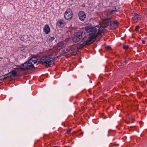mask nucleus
<instances>
[{"label":"nucleus","instance_id":"20e7f679","mask_svg":"<svg viewBox=\"0 0 147 147\" xmlns=\"http://www.w3.org/2000/svg\"><path fill=\"white\" fill-rule=\"evenodd\" d=\"M103 23L104 24V26L105 27H107L110 24L111 28L113 30L117 29L119 24V23L117 20L110 22V19H106L103 22Z\"/></svg>","mask_w":147,"mask_h":147},{"label":"nucleus","instance_id":"7ed1b4c3","mask_svg":"<svg viewBox=\"0 0 147 147\" xmlns=\"http://www.w3.org/2000/svg\"><path fill=\"white\" fill-rule=\"evenodd\" d=\"M85 31L84 30H81L80 31H78L75 33L74 36L72 37V40L73 42L75 43H78L81 40V43L82 41H85L88 39V38L86 35L87 34H86Z\"/></svg>","mask_w":147,"mask_h":147},{"label":"nucleus","instance_id":"f03ea898","mask_svg":"<svg viewBox=\"0 0 147 147\" xmlns=\"http://www.w3.org/2000/svg\"><path fill=\"white\" fill-rule=\"evenodd\" d=\"M56 58H52L50 55L44 56L40 58L38 61V64L46 67H51L54 64V60Z\"/></svg>","mask_w":147,"mask_h":147},{"label":"nucleus","instance_id":"4be33fe9","mask_svg":"<svg viewBox=\"0 0 147 147\" xmlns=\"http://www.w3.org/2000/svg\"><path fill=\"white\" fill-rule=\"evenodd\" d=\"M140 29V27L138 26H137L135 28V31H138Z\"/></svg>","mask_w":147,"mask_h":147},{"label":"nucleus","instance_id":"c756f323","mask_svg":"<svg viewBox=\"0 0 147 147\" xmlns=\"http://www.w3.org/2000/svg\"><path fill=\"white\" fill-rule=\"evenodd\" d=\"M142 42L143 44H145V41L144 40H142Z\"/></svg>","mask_w":147,"mask_h":147},{"label":"nucleus","instance_id":"a211bd4d","mask_svg":"<svg viewBox=\"0 0 147 147\" xmlns=\"http://www.w3.org/2000/svg\"><path fill=\"white\" fill-rule=\"evenodd\" d=\"M20 50L21 51L24 52H26V51L27 50L26 49V48L23 46L20 48Z\"/></svg>","mask_w":147,"mask_h":147},{"label":"nucleus","instance_id":"6e6552de","mask_svg":"<svg viewBox=\"0 0 147 147\" xmlns=\"http://www.w3.org/2000/svg\"><path fill=\"white\" fill-rule=\"evenodd\" d=\"M78 15L80 20L82 21H84L86 17V13L83 11H79Z\"/></svg>","mask_w":147,"mask_h":147},{"label":"nucleus","instance_id":"c85d7f7f","mask_svg":"<svg viewBox=\"0 0 147 147\" xmlns=\"http://www.w3.org/2000/svg\"><path fill=\"white\" fill-rule=\"evenodd\" d=\"M119 144H114V146H115L116 147H117L119 146Z\"/></svg>","mask_w":147,"mask_h":147},{"label":"nucleus","instance_id":"0eeeda50","mask_svg":"<svg viewBox=\"0 0 147 147\" xmlns=\"http://www.w3.org/2000/svg\"><path fill=\"white\" fill-rule=\"evenodd\" d=\"M73 17L72 11L70 8L67 9L65 13L64 17L67 20H70Z\"/></svg>","mask_w":147,"mask_h":147},{"label":"nucleus","instance_id":"1a4fd4ad","mask_svg":"<svg viewBox=\"0 0 147 147\" xmlns=\"http://www.w3.org/2000/svg\"><path fill=\"white\" fill-rule=\"evenodd\" d=\"M65 21L63 20H59L57 21L56 25L59 28H63L65 26Z\"/></svg>","mask_w":147,"mask_h":147},{"label":"nucleus","instance_id":"bb28decb","mask_svg":"<svg viewBox=\"0 0 147 147\" xmlns=\"http://www.w3.org/2000/svg\"><path fill=\"white\" fill-rule=\"evenodd\" d=\"M25 36L24 35H22L21 36V37L20 38V40L22 41H23V40L24 39V37Z\"/></svg>","mask_w":147,"mask_h":147},{"label":"nucleus","instance_id":"5701e85b","mask_svg":"<svg viewBox=\"0 0 147 147\" xmlns=\"http://www.w3.org/2000/svg\"><path fill=\"white\" fill-rule=\"evenodd\" d=\"M55 39V37H51L50 38H49V40L50 41H53V40Z\"/></svg>","mask_w":147,"mask_h":147},{"label":"nucleus","instance_id":"aec40b11","mask_svg":"<svg viewBox=\"0 0 147 147\" xmlns=\"http://www.w3.org/2000/svg\"><path fill=\"white\" fill-rule=\"evenodd\" d=\"M123 48L124 49H128L129 46L128 45H124Z\"/></svg>","mask_w":147,"mask_h":147},{"label":"nucleus","instance_id":"cd10ccee","mask_svg":"<svg viewBox=\"0 0 147 147\" xmlns=\"http://www.w3.org/2000/svg\"><path fill=\"white\" fill-rule=\"evenodd\" d=\"M121 63H122V62H119L117 63V64H118V66H121Z\"/></svg>","mask_w":147,"mask_h":147},{"label":"nucleus","instance_id":"f3484780","mask_svg":"<svg viewBox=\"0 0 147 147\" xmlns=\"http://www.w3.org/2000/svg\"><path fill=\"white\" fill-rule=\"evenodd\" d=\"M119 11V10H112L110 11L108 13H110L111 15L112 14Z\"/></svg>","mask_w":147,"mask_h":147},{"label":"nucleus","instance_id":"412c9836","mask_svg":"<svg viewBox=\"0 0 147 147\" xmlns=\"http://www.w3.org/2000/svg\"><path fill=\"white\" fill-rule=\"evenodd\" d=\"M127 61H124L123 63H121V65H125L126 63H127Z\"/></svg>","mask_w":147,"mask_h":147},{"label":"nucleus","instance_id":"2eb2a0df","mask_svg":"<svg viewBox=\"0 0 147 147\" xmlns=\"http://www.w3.org/2000/svg\"><path fill=\"white\" fill-rule=\"evenodd\" d=\"M12 76L13 77L16 76L17 75V71L15 70H13L10 71Z\"/></svg>","mask_w":147,"mask_h":147},{"label":"nucleus","instance_id":"b1692460","mask_svg":"<svg viewBox=\"0 0 147 147\" xmlns=\"http://www.w3.org/2000/svg\"><path fill=\"white\" fill-rule=\"evenodd\" d=\"M0 80L1 81H3L4 80L3 76L0 77Z\"/></svg>","mask_w":147,"mask_h":147},{"label":"nucleus","instance_id":"dca6fc26","mask_svg":"<svg viewBox=\"0 0 147 147\" xmlns=\"http://www.w3.org/2000/svg\"><path fill=\"white\" fill-rule=\"evenodd\" d=\"M5 80H6L8 78L9 79H11L12 78L11 76H7V74H5L3 76Z\"/></svg>","mask_w":147,"mask_h":147},{"label":"nucleus","instance_id":"4468645a","mask_svg":"<svg viewBox=\"0 0 147 147\" xmlns=\"http://www.w3.org/2000/svg\"><path fill=\"white\" fill-rule=\"evenodd\" d=\"M64 45V41H61L60 42L58 43L57 45V47H60L61 48H63Z\"/></svg>","mask_w":147,"mask_h":147},{"label":"nucleus","instance_id":"39448f33","mask_svg":"<svg viewBox=\"0 0 147 147\" xmlns=\"http://www.w3.org/2000/svg\"><path fill=\"white\" fill-rule=\"evenodd\" d=\"M20 67V69L23 70L30 69L33 71L35 69L33 64L31 62H29V60L24 63L23 64L21 65Z\"/></svg>","mask_w":147,"mask_h":147},{"label":"nucleus","instance_id":"ddd939ff","mask_svg":"<svg viewBox=\"0 0 147 147\" xmlns=\"http://www.w3.org/2000/svg\"><path fill=\"white\" fill-rule=\"evenodd\" d=\"M37 61V58L36 57H33L32 58L30 59L29 60V62L31 63H32V64H33V65H34V64Z\"/></svg>","mask_w":147,"mask_h":147},{"label":"nucleus","instance_id":"423d86ee","mask_svg":"<svg viewBox=\"0 0 147 147\" xmlns=\"http://www.w3.org/2000/svg\"><path fill=\"white\" fill-rule=\"evenodd\" d=\"M82 43H79L76 46L77 49L79 50L83 47L89 45H91L92 43L94 42L88 39L85 41H82Z\"/></svg>","mask_w":147,"mask_h":147},{"label":"nucleus","instance_id":"7c9ffc66","mask_svg":"<svg viewBox=\"0 0 147 147\" xmlns=\"http://www.w3.org/2000/svg\"><path fill=\"white\" fill-rule=\"evenodd\" d=\"M115 10H119V8H118V9H117L116 7H115Z\"/></svg>","mask_w":147,"mask_h":147},{"label":"nucleus","instance_id":"393cba45","mask_svg":"<svg viewBox=\"0 0 147 147\" xmlns=\"http://www.w3.org/2000/svg\"><path fill=\"white\" fill-rule=\"evenodd\" d=\"M106 49L107 50H109L111 49V48L110 47L108 46L106 47Z\"/></svg>","mask_w":147,"mask_h":147},{"label":"nucleus","instance_id":"473e14b6","mask_svg":"<svg viewBox=\"0 0 147 147\" xmlns=\"http://www.w3.org/2000/svg\"><path fill=\"white\" fill-rule=\"evenodd\" d=\"M76 1H77V0H76Z\"/></svg>","mask_w":147,"mask_h":147},{"label":"nucleus","instance_id":"f8f14e48","mask_svg":"<svg viewBox=\"0 0 147 147\" xmlns=\"http://www.w3.org/2000/svg\"><path fill=\"white\" fill-rule=\"evenodd\" d=\"M104 29V27H103L102 26H101L100 28H99L98 29V32L97 33V32H96V37L100 34H101Z\"/></svg>","mask_w":147,"mask_h":147},{"label":"nucleus","instance_id":"a878e982","mask_svg":"<svg viewBox=\"0 0 147 147\" xmlns=\"http://www.w3.org/2000/svg\"><path fill=\"white\" fill-rule=\"evenodd\" d=\"M72 130V129H70L67 130V132L68 134H69Z\"/></svg>","mask_w":147,"mask_h":147},{"label":"nucleus","instance_id":"9b49d317","mask_svg":"<svg viewBox=\"0 0 147 147\" xmlns=\"http://www.w3.org/2000/svg\"><path fill=\"white\" fill-rule=\"evenodd\" d=\"M43 30L45 33L47 34H49L50 32V29L48 25L46 24Z\"/></svg>","mask_w":147,"mask_h":147},{"label":"nucleus","instance_id":"f257e3e1","mask_svg":"<svg viewBox=\"0 0 147 147\" xmlns=\"http://www.w3.org/2000/svg\"><path fill=\"white\" fill-rule=\"evenodd\" d=\"M85 34L88 35L86 36L88 39L94 42L96 39L97 29L95 27H92V24H88L85 27Z\"/></svg>","mask_w":147,"mask_h":147},{"label":"nucleus","instance_id":"9d476101","mask_svg":"<svg viewBox=\"0 0 147 147\" xmlns=\"http://www.w3.org/2000/svg\"><path fill=\"white\" fill-rule=\"evenodd\" d=\"M132 19L133 20H141V16L136 13H132L131 15Z\"/></svg>","mask_w":147,"mask_h":147},{"label":"nucleus","instance_id":"6ab92c4d","mask_svg":"<svg viewBox=\"0 0 147 147\" xmlns=\"http://www.w3.org/2000/svg\"><path fill=\"white\" fill-rule=\"evenodd\" d=\"M136 128V127L135 126H130V128L129 129V130L130 131H132L134 129H135Z\"/></svg>","mask_w":147,"mask_h":147},{"label":"nucleus","instance_id":"2f4dec72","mask_svg":"<svg viewBox=\"0 0 147 147\" xmlns=\"http://www.w3.org/2000/svg\"><path fill=\"white\" fill-rule=\"evenodd\" d=\"M53 147H57V146H54Z\"/></svg>","mask_w":147,"mask_h":147}]
</instances>
